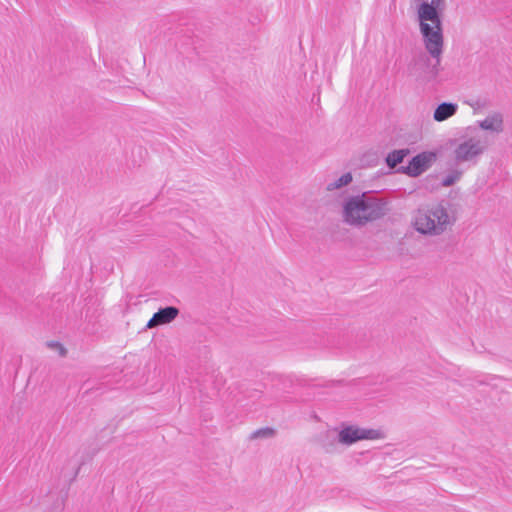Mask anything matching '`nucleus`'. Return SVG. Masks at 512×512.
I'll use <instances>...</instances> for the list:
<instances>
[{
	"label": "nucleus",
	"instance_id": "7ed1b4c3",
	"mask_svg": "<svg viewBox=\"0 0 512 512\" xmlns=\"http://www.w3.org/2000/svg\"><path fill=\"white\" fill-rule=\"evenodd\" d=\"M456 222L448 204L435 203L423 206L412 214L411 225L421 235L436 237L445 233Z\"/></svg>",
	"mask_w": 512,
	"mask_h": 512
},
{
	"label": "nucleus",
	"instance_id": "f03ea898",
	"mask_svg": "<svg viewBox=\"0 0 512 512\" xmlns=\"http://www.w3.org/2000/svg\"><path fill=\"white\" fill-rule=\"evenodd\" d=\"M389 212V203L369 193L348 197L342 205V217L352 226H363L376 221Z\"/></svg>",
	"mask_w": 512,
	"mask_h": 512
},
{
	"label": "nucleus",
	"instance_id": "ddd939ff",
	"mask_svg": "<svg viewBox=\"0 0 512 512\" xmlns=\"http://www.w3.org/2000/svg\"><path fill=\"white\" fill-rule=\"evenodd\" d=\"M274 435V430L271 428H263L255 431L252 434V438H266Z\"/></svg>",
	"mask_w": 512,
	"mask_h": 512
},
{
	"label": "nucleus",
	"instance_id": "9b49d317",
	"mask_svg": "<svg viewBox=\"0 0 512 512\" xmlns=\"http://www.w3.org/2000/svg\"><path fill=\"white\" fill-rule=\"evenodd\" d=\"M407 155L406 150H395L388 154L386 161L388 166L391 168L395 167L397 164L401 163L404 157Z\"/></svg>",
	"mask_w": 512,
	"mask_h": 512
},
{
	"label": "nucleus",
	"instance_id": "f8f14e48",
	"mask_svg": "<svg viewBox=\"0 0 512 512\" xmlns=\"http://www.w3.org/2000/svg\"><path fill=\"white\" fill-rule=\"evenodd\" d=\"M461 177V172L459 171H453L449 174L445 175L442 179V185L445 187H449L456 183Z\"/></svg>",
	"mask_w": 512,
	"mask_h": 512
},
{
	"label": "nucleus",
	"instance_id": "423d86ee",
	"mask_svg": "<svg viewBox=\"0 0 512 512\" xmlns=\"http://www.w3.org/2000/svg\"><path fill=\"white\" fill-rule=\"evenodd\" d=\"M435 160L436 154L434 152H422L412 158L406 167V173L412 177H417L429 169Z\"/></svg>",
	"mask_w": 512,
	"mask_h": 512
},
{
	"label": "nucleus",
	"instance_id": "20e7f679",
	"mask_svg": "<svg viewBox=\"0 0 512 512\" xmlns=\"http://www.w3.org/2000/svg\"><path fill=\"white\" fill-rule=\"evenodd\" d=\"M489 146L487 136L476 133L463 139L454 149V159L457 163L476 164Z\"/></svg>",
	"mask_w": 512,
	"mask_h": 512
},
{
	"label": "nucleus",
	"instance_id": "0eeeda50",
	"mask_svg": "<svg viewBox=\"0 0 512 512\" xmlns=\"http://www.w3.org/2000/svg\"><path fill=\"white\" fill-rule=\"evenodd\" d=\"M476 126L493 135L504 131V118L500 112H491L485 118L476 121Z\"/></svg>",
	"mask_w": 512,
	"mask_h": 512
},
{
	"label": "nucleus",
	"instance_id": "39448f33",
	"mask_svg": "<svg viewBox=\"0 0 512 512\" xmlns=\"http://www.w3.org/2000/svg\"><path fill=\"white\" fill-rule=\"evenodd\" d=\"M378 432L355 425L344 426L338 433V441L344 445H352L360 440L376 439Z\"/></svg>",
	"mask_w": 512,
	"mask_h": 512
},
{
	"label": "nucleus",
	"instance_id": "6e6552de",
	"mask_svg": "<svg viewBox=\"0 0 512 512\" xmlns=\"http://www.w3.org/2000/svg\"><path fill=\"white\" fill-rule=\"evenodd\" d=\"M179 314L176 307H165L156 312L153 317L148 321L146 327L151 329L159 325L168 324L172 322Z\"/></svg>",
	"mask_w": 512,
	"mask_h": 512
},
{
	"label": "nucleus",
	"instance_id": "9d476101",
	"mask_svg": "<svg viewBox=\"0 0 512 512\" xmlns=\"http://www.w3.org/2000/svg\"><path fill=\"white\" fill-rule=\"evenodd\" d=\"M353 180L352 174L350 172H346L338 177H335L331 179L326 186V189L328 191H334L341 189L342 187H345L349 185Z\"/></svg>",
	"mask_w": 512,
	"mask_h": 512
},
{
	"label": "nucleus",
	"instance_id": "4468645a",
	"mask_svg": "<svg viewBox=\"0 0 512 512\" xmlns=\"http://www.w3.org/2000/svg\"><path fill=\"white\" fill-rule=\"evenodd\" d=\"M47 346L57 352L60 356H64L66 354V349L59 342L51 341L47 343Z\"/></svg>",
	"mask_w": 512,
	"mask_h": 512
},
{
	"label": "nucleus",
	"instance_id": "1a4fd4ad",
	"mask_svg": "<svg viewBox=\"0 0 512 512\" xmlns=\"http://www.w3.org/2000/svg\"><path fill=\"white\" fill-rule=\"evenodd\" d=\"M458 111V105L456 103L444 102L439 104L433 113V119L436 122H443L452 116H454Z\"/></svg>",
	"mask_w": 512,
	"mask_h": 512
},
{
	"label": "nucleus",
	"instance_id": "2eb2a0df",
	"mask_svg": "<svg viewBox=\"0 0 512 512\" xmlns=\"http://www.w3.org/2000/svg\"><path fill=\"white\" fill-rule=\"evenodd\" d=\"M428 4L442 11L445 8L446 0H430Z\"/></svg>",
	"mask_w": 512,
	"mask_h": 512
},
{
	"label": "nucleus",
	"instance_id": "f257e3e1",
	"mask_svg": "<svg viewBox=\"0 0 512 512\" xmlns=\"http://www.w3.org/2000/svg\"><path fill=\"white\" fill-rule=\"evenodd\" d=\"M440 11L428 4V1H423L417 6V20L425 49L436 60L431 68L433 75L438 74L444 46Z\"/></svg>",
	"mask_w": 512,
	"mask_h": 512
}]
</instances>
